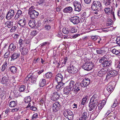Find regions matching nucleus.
Instances as JSON below:
<instances>
[{"instance_id":"obj_1","label":"nucleus","mask_w":120,"mask_h":120,"mask_svg":"<svg viewBox=\"0 0 120 120\" xmlns=\"http://www.w3.org/2000/svg\"><path fill=\"white\" fill-rule=\"evenodd\" d=\"M102 8V6L99 1H94L92 4L91 9L95 14H98L99 11Z\"/></svg>"},{"instance_id":"obj_2","label":"nucleus","mask_w":120,"mask_h":120,"mask_svg":"<svg viewBox=\"0 0 120 120\" xmlns=\"http://www.w3.org/2000/svg\"><path fill=\"white\" fill-rule=\"evenodd\" d=\"M35 8L34 6H31L29 10L28 13L30 18L32 19H34L39 15L38 12L34 10Z\"/></svg>"},{"instance_id":"obj_3","label":"nucleus","mask_w":120,"mask_h":120,"mask_svg":"<svg viewBox=\"0 0 120 120\" xmlns=\"http://www.w3.org/2000/svg\"><path fill=\"white\" fill-rule=\"evenodd\" d=\"M50 91L51 93V98L52 101H55L59 99L60 95L59 94L58 91H56L52 89Z\"/></svg>"},{"instance_id":"obj_4","label":"nucleus","mask_w":120,"mask_h":120,"mask_svg":"<svg viewBox=\"0 0 120 120\" xmlns=\"http://www.w3.org/2000/svg\"><path fill=\"white\" fill-rule=\"evenodd\" d=\"M94 64L92 62H86L83 65V68L85 70L89 71L91 70L94 67Z\"/></svg>"},{"instance_id":"obj_5","label":"nucleus","mask_w":120,"mask_h":120,"mask_svg":"<svg viewBox=\"0 0 120 120\" xmlns=\"http://www.w3.org/2000/svg\"><path fill=\"white\" fill-rule=\"evenodd\" d=\"M118 74L117 72L114 70H111L109 71L107 73L106 76V79H108L110 78H112L113 77L116 75Z\"/></svg>"},{"instance_id":"obj_6","label":"nucleus","mask_w":120,"mask_h":120,"mask_svg":"<svg viewBox=\"0 0 120 120\" xmlns=\"http://www.w3.org/2000/svg\"><path fill=\"white\" fill-rule=\"evenodd\" d=\"M61 103L58 101L55 102L53 104L52 107L53 111L56 112L58 111L61 108Z\"/></svg>"},{"instance_id":"obj_7","label":"nucleus","mask_w":120,"mask_h":120,"mask_svg":"<svg viewBox=\"0 0 120 120\" xmlns=\"http://www.w3.org/2000/svg\"><path fill=\"white\" fill-rule=\"evenodd\" d=\"M73 5L75 7V11L79 12L81 10L82 7L80 3L77 1H75L73 2Z\"/></svg>"},{"instance_id":"obj_8","label":"nucleus","mask_w":120,"mask_h":120,"mask_svg":"<svg viewBox=\"0 0 120 120\" xmlns=\"http://www.w3.org/2000/svg\"><path fill=\"white\" fill-rule=\"evenodd\" d=\"M78 71V69L72 65H70L68 67L67 71L69 73L72 74H74L76 73Z\"/></svg>"},{"instance_id":"obj_9","label":"nucleus","mask_w":120,"mask_h":120,"mask_svg":"<svg viewBox=\"0 0 120 120\" xmlns=\"http://www.w3.org/2000/svg\"><path fill=\"white\" fill-rule=\"evenodd\" d=\"M14 11L12 9L9 10L6 16V19L8 20H10L14 16Z\"/></svg>"},{"instance_id":"obj_10","label":"nucleus","mask_w":120,"mask_h":120,"mask_svg":"<svg viewBox=\"0 0 120 120\" xmlns=\"http://www.w3.org/2000/svg\"><path fill=\"white\" fill-rule=\"evenodd\" d=\"M70 21L74 24H77L80 22L79 18L78 17H73L70 18Z\"/></svg>"},{"instance_id":"obj_11","label":"nucleus","mask_w":120,"mask_h":120,"mask_svg":"<svg viewBox=\"0 0 120 120\" xmlns=\"http://www.w3.org/2000/svg\"><path fill=\"white\" fill-rule=\"evenodd\" d=\"M26 19V18L24 17L18 21V24L21 27H25V26Z\"/></svg>"},{"instance_id":"obj_12","label":"nucleus","mask_w":120,"mask_h":120,"mask_svg":"<svg viewBox=\"0 0 120 120\" xmlns=\"http://www.w3.org/2000/svg\"><path fill=\"white\" fill-rule=\"evenodd\" d=\"M20 55V52H14L11 56V60H14L19 57Z\"/></svg>"},{"instance_id":"obj_13","label":"nucleus","mask_w":120,"mask_h":120,"mask_svg":"<svg viewBox=\"0 0 120 120\" xmlns=\"http://www.w3.org/2000/svg\"><path fill=\"white\" fill-rule=\"evenodd\" d=\"M20 52L21 54L23 56H25L28 53V50L27 48H24V47L20 48Z\"/></svg>"},{"instance_id":"obj_14","label":"nucleus","mask_w":120,"mask_h":120,"mask_svg":"<svg viewBox=\"0 0 120 120\" xmlns=\"http://www.w3.org/2000/svg\"><path fill=\"white\" fill-rule=\"evenodd\" d=\"M55 80L57 82L62 81L63 80L62 75L60 73L58 74L55 77Z\"/></svg>"},{"instance_id":"obj_15","label":"nucleus","mask_w":120,"mask_h":120,"mask_svg":"<svg viewBox=\"0 0 120 120\" xmlns=\"http://www.w3.org/2000/svg\"><path fill=\"white\" fill-rule=\"evenodd\" d=\"M73 11V9L72 7L69 6L67 7L64 8L63 10V11L65 13H71Z\"/></svg>"},{"instance_id":"obj_16","label":"nucleus","mask_w":120,"mask_h":120,"mask_svg":"<svg viewBox=\"0 0 120 120\" xmlns=\"http://www.w3.org/2000/svg\"><path fill=\"white\" fill-rule=\"evenodd\" d=\"M58 84L56 86V89H57V91H58L61 89L63 87V85L64 84L63 83L62 81L57 82Z\"/></svg>"},{"instance_id":"obj_17","label":"nucleus","mask_w":120,"mask_h":120,"mask_svg":"<svg viewBox=\"0 0 120 120\" xmlns=\"http://www.w3.org/2000/svg\"><path fill=\"white\" fill-rule=\"evenodd\" d=\"M97 53L98 54L103 55L106 53L105 50L103 49H98L96 51Z\"/></svg>"},{"instance_id":"obj_18","label":"nucleus","mask_w":120,"mask_h":120,"mask_svg":"<svg viewBox=\"0 0 120 120\" xmlns=\"http://www.w3.org/2000/svg\"><path fill=\"white\" fill-rule=\"evenodd\" d=\"M28 25L31 28H34L35 26V21L34 19H33L30 20Z\"/></svg>"},{"instance_id":"obj_19","label":"nucleus","mask_w":120,"mask_h":120,"mask_svg":"<svg viewBox=\"0 0 120 120\" xmlns=\"http://www.w3.org/2000/svg\"><path fill=\"white\" fill-rule=\"evenodd\" d=\"M71 89L68 86H66L64 88L63 90V93L64 94L66 95H68L70 91H71Z\"/></svg>"},{"instance_id":"obj_20","label":"nucleus","mask_w":120,"mask_h":120,"mask_svg":"<svg viewBox=\"0 0 120 120\" xmlns=\"http://www.w3.org/2000/svg\"><path fill=\"white\" fill-rule=\"evenodd\" d=\"M90 80L88 78H85L83 79V85L86 87L88 85L90 82Z\"/></svg>"},{"instance_id":"obj_21","label":"nucleus","mask_w":120,"mask_h":120,"mask_svg":"<svg viewBox=\"0 0 120 120\" xmlns=\"http://www.w3.org/2000/svg\"><path fill=\"white\" fill-rule=\"evenodd\" d=\"M16 45L13 43L11 44L9 47V49L10 51H14L15 50L16 48Z\"/></svg>"},{"instance_id":"obj_22","label":"nucleus","mask_w":120,"mask_h":120,"mask_svg":"<svg viewBox=\"0 0 120 120\" xmlns=\"http://www.w3.org/2000/svg\"><path fill=\"white\" fill-rule=\"evenodd\" d=\"M1 83L7 85L9 83V79L7 77H4L2 79Z\"/></svg>"},{"instance_id":"obj_23","label":"nucleus","mask_w":120,"mask_h":120,"mask_svg":"<svg viewBox=\"0 0 120 120\" xmlns=\"http://www.w3.org/2000/svg\"><path fill=\"white\" fill-rule=\"evenodd\" d=\"M46 83L45 80L42 79L40 80L39 81V86L40 87H43L45 86Z\"/></svg>"},{"instance_id":"obj_24","label":"nucleus","mask_w":120,"mask_h":120,"mask_svg":"<svg viewBox=\"0 0 120 120\" xmlns=\"http://www.w3.org/2000/svg\"><path fill=\"white\" fill-rule=\"evenodd\" d=\"M9 69H10L11 72L14 74L17 71V68L15 66H12L10 67Z\"/></svg>"},{"instance_id":"obj_25","label":"nucleus","mask_w":120,"mask_h":120,"mask_svg":"<svg viewBox=\"0 0 120 120\" xmlns=\"http://www.w3.org/2000/svg\"><path fill=\"white\" fill-rule=\"evenodd\" d=\"M111 62L110 61H106L101 64L103 67H106L109 66L110 65Z\"/></svg>"},{"instance_id":"obj_26","label":"nucleus","mask_w":120,"mask_h":120,"mask_svg":"<svg viewBox=\"0 0 120 120\" xmlns=\"http://www.w3.org/2000/svg\"><path fill=\"white\" fill-rule=\"evenodd\" d=\"M5 24L8 28H10L13 25V22L11 21H7L5 22Z\"/></svg>"},{"instance_id":"obj_27","label":"nucleus","mask_w":120,"mask_h":120,"mask_svg":"<svg viewBox=\"0 0 120 120\" xmlns=\"http://www.w3.org/2000/svg\"><path fill=\"white\" fill-rule=\"evenodd\" d=\"M22 11L21 10H18L16 13V15L15 17V20L17 19L22 14Z\"/></svg>"},{"instance_id":"obj_28","label":"nucleus","mask_w":120,"mask_h":120,"mask_svg":"<svg viewBox=\"0 0 120 120\" xmlns=\"http://www.w3.org/2000/svg\"><path fill=\"white\" fill-rule=\"evenodd\" d=\"M106 73V71L104 69H102L101 70L99 71L98 73V76L100 77L102 76L103 75Z\"/></svg>"},{"instance_id":"obj_29","label":"nucleus","mask_w":120,"mask_h":120,"mask_svg":"<svg viewBox=\"0 0 120 120\" xmlns=\"http://www.w3.org/2000/svg\"><path fill=\"white\" fill-rule=\"evenodd\" d=\"M104 10L106 14H109L111 12V11H112V9H111V10L110 8L108 7L105 8Z\"/></svg>"},{"instance_id":"obj_30","label":"nucleus","mask_w":120,"mask_h":120,"mask_svg":"<svg viewBox=\"0 0 120 120\" xmlns=\"http://www.w3.org/2000/svg\"><path fill=\"white\" fill-rule=\"evenodd\" d=\"M96 106V105H95L93 103H92L90 101L89 105V107L90 108L89 110L91 111L94 109Z\"/></svg>"},{"instance_id":"obj_31","label":"nucleus","mask_w":120,"mask_h":120,"mask_svg":"<svg viewBox=\"0 0 120 120\" xmlns=\"http://www.w3.org/2000/svg\"><path fill=\"white\" fill-rule=\"evenodd\" d=\"M36 78L34 77L33 76H31L29 77V81L30 82L32 83H35L36 82Z\"/></svg>"},{"instance_id":"obj_32","label":"nucleus","mask_w":120,"mask_h":120,"mask_svg":"<svg viewBox=\"0 0 120 120\" xmlns=\"http://www.w3.org/2000/svg\"><path fill=\"white\" fill-rule=\"evenodd\" d=\"M104 106L103 105L102 103H100V104H99L98 106V110L97 108H95V111H96L97 113L99 112Z\"/></svg>"},{"instance_id":"obj_33","label":"nucleus","mask_w":120,"mask_h":120,"mask_svg":"<svg viewBox=\"0 0 120 120\" xmlns=\"http://www.w3.org/2000/svg\"><path fill=\"white\" fill-rule=\"evenodd\" d=\"M112 52L114 54H115L116 55L120 56V50H117L114 49L112 50Z\"/></svg>"},{"instance_id":"obj_34","label":"nucleus","mask_w":120,"mask_h":120,"mask_svg":"<svg viewBox=\"0 0 120 120\" xmlns=\"http://www.w3.org/2000/svg\"><path fill=\"white\" fill-rule=\"evenodd\" d=\"M80 90V88L78 86H76V84L74 85L72 90V91L77 92Z\"/></svg>"},{"instance_id":"obj_35","label":"nucleus","mask_w":120,"mask_h":120,"mask_svg":"<svg viewBox=\"0 0 120 120\" xmlns=\"http://www.w3.org/2000/svg\"><path fill=\"white\" fill-rule=\"evenodd\" d=\"M112 24V21L110 18L108 19L106 23V25L107 26L111 25Z\"/></svg>"},{"instance_id":"obj_36","label":"nucleus","mask_w":120,"mask_h":120,"mask_svg":"<svg viewBox=\"0 0 120 120\" xmlns=\"http://www.w3.org/2000/svg\"><path fill=\"white\" fill-rule=\"evenodd\" d=\"M62 32L64 34H67L70 32V31L68 28L67 27H64L63 29Z\"/></svg>"},{"instance_id":"obj_37","label":"nucleus","mask_w":120,"mask_h":120,"mask_svg":"<svg viewBox=\"0 0 120 120\" xmlns=\"http://www.w3.org/2000/svg\"><path fill=\"white\" fill-rule=\"evenodd\" d=\"M24 101L26 103H29L31 101V98L29 96H28L27 97H26L24 98Z\"/></svg>"},{"instance_id":"obj_38","label":"nucleus","mask_w":120,"mask_h":120,"mask_svg":"<svg viewBox=\"0 0 120 120\" xmlns=\"http://www.w3.org/2000/svg\"><path fill=\"white\" fill-rule=\"evenodd\" d=\"M104 3L105 4V5L106 7H110V4L111 3V0L104 1Z\"/></svg>"},{"instance_id":"obj_39","label":"nucleus","mask_w":120,"mask_h":120,"mask_svg":"<svg viewBox=\"0 0 120 120\" xmlns=\"http://www.w3.org/2000/svg\"><path fill=\"white\" fill-rule=\"evenodd\" d=\"M77 30L75 27H71L69 29L70 32L75 33L77 32Z\"/></svg>"},{"instance_id":"obj_40","label":"nucleus","mask_w":120,"mask_h":120,"mask_svg":"<svg viewBox=\"0 0 120 120\" xmlns=\"http://www.w3.org/2000/svg\"><path fill=\"white\" fill-rule=\"evenodd\" d=\"M7 62L5 61L2 65V67L1 70L2 71H4L5 69L7 66Z\"/></svg>"},{"instance_id":"obj_41","label":"nucleus","mask_w":120,"mask_h":120,"mask_svg":"<svg viewBox=\"0 0 120 120\" xmlns=\"http://www.w3.org/2000/svg\"><path fill=\"white\" fill-rule=\"evenodd\" d=\"M75 82L73 80L70 81L68 85L67 86L69 87L71 89L74 86L75 84Z\"/></svg>"},{"instance_id":"obj_42","label":"nucleus","mask_w":120,"mask_h":120,"mask_svg":"<svg viewBox=\"0 0 120 120\" xmlns=\"http://www.w3.org/2000/svg\"><path fill=\"white\" fill-rule=\"evenodd\" d=\"M52 76V74L51 72H48L45 75V77L47 79L50 78Z\"/></svg>"},{"instance_id":"obj_43","label":"nucleus","mask_w":120,"mask_h":120,"mask_svg":"<svg viewBox=\"0 0 120 120\" xmlns=\"http://www.w3.org/2000/svg\"><path fill=\"white\" fill-rule=\"evenodd\" d=\"M113 89V88L112 87V85H111L108 86L106 88L107 91L109 93H111Z\"/></svg>"},{"instance_id":"obj_44","label":"nucleus","mask_w":120,"mask_h":120,"mask_svg":"<svg viewBox=\"0 0 120 120\" xmlns=\"http://www.w3.org/2000/svg\"><path fill=\"white\" fill-rule=\"evenodd\" d=\"M16 104L15 101H11L9 104V106L11 107H14L16 105Z\"/></svg>"},{"instance_id":"obj_45","label":"nucleus","mask_w":120,"mask_h":120,"mask_svg":"<svg viewBox=\"0 0 120 120\" xmlns=\"http://www.w3.org/2000/svg\"><path fill=\"white\" fill-rule=\"evenodd\" d=\"M88 96L87 95L84 96L83 98V105L84 104H85L88 102V101L87 100L88 99Z\"/></svg>"},{"instance_id":"obj_46","label":"nucleus","mask_w":120,"mask_h":120,"mask_svg":"<svg viewBox=\"0 0 120 120\" xmlns=\"http://www.w3.org/2000/svg\"><path fill=\"white\" fill-rule=\"evenodd\" d=\"M25 88V86L24 85H22L19 88V91L21 92H23Z\"/></svg>"},{"instance_id":"obj_47","label":"nucleus","mask_w":120,"mask_h":120,"mask_svg":"<svg viewBox=\"0 0 120 120\" xmlns=\"http://www.w3.org/2000/svg\"><path fill=\"white\" fill-rule=\"evenodd\" d=\"M98 95L96 94H94L91 98L90 100H98Z\"/></svg>"},{"instance_id":"obj_48","label":"nucleus","mask_w":120,"mask_h":120,"mask_svg":"<svg viewBox=\"0 0 120 120\" xmlns=\"http://www.w3.org/2000/svg\"><path fill=\"white\" fill-rule=\"evenodd\" d=\"M19 43L20 45V48L24 47L22 45L24 43V41L21 39H20L19 41Z\"/></svg>"},{"instance_id":"obj_49","label":"nucleus","mask_w":120,"mask_h":120,"mask_svg":"<svg viewBox=\"0 0 120 120\" xmlns=\"http://www.w3.org/2000/svg\"><path fill=\"white\" fill-rule=\"evenodd\" d=\"M90 102L93 103L95 105H96L98 103V100H97V99L90 100Z\"/></svg>"},{"instance_id":"obj_50","label":"nucleus","mask_w":120,"mask_h":120,"mask_svg":"<svg viewBox=\"0 0 120 120\" xmlns=\"http://www.w3.org/2000/svg\"><path fill=\"white\" fill-rule=\"evenodd\" d=\"M38 33V32L37 30H34L32 31L31 34V36H34L36 35Z\"/></svg>"},{"instance_id":"obj_51","label":"nucleus","mask_w":120,"mask_h":120,"mask_svg":"<svg viewBox=\"0 0 120 120\" xmlns=\"http://www.w3.org/2000/svg\"><path fill=\"white\" fill-rule=\"evenodd\" d=\"M41 25V22L39 21H38L35 24V27L37 28H38V27L40 26Z\"/></svg>"},{"instance_id":"obj_52","label":"nucleus","mask_w":120,"mask_h":120,"mask_svg":"<svg viewBox=\"0 0 120 120\" xmlns=\"http://www.w3.org/2000/svg\"><path fill=\"white\" fill-rule=\"evenodd\" d=\"M69 110L67 109L65 110L63 112V115L65 117L67 118L68 115V112Z\"/></svg>"},{"instance_id":"obj_53","label":"nucleus","mask_w":120,"mask_h":120,"mask_svg":"<svg viewBox=\"0 0 120 120\" xmlns=\"http://www.w3.org/2000/svg\"><path fill=\"white\" fill-rule=\"evenodd\" d=\"M117 101L115 99V101H114V102L112 105L111 107L112 108H115L117 105Z\"/></svg>"},{"instance_id":"obj_54","label":"nucleus","mask_w":120,"mask_h":120,"mask_svg":"<svg viewBox=\"0 0 120 120\" xmlns=\"http://www.w3.org/2000/svg\"><path fill=\"white\" fill-rule=\"evenodd\" d=\"M51 26L48 25H46L45 26V29L47 30H50L51 28Z\"/></svg>"},{"instance_id":"obj_55","label":"nucleus","mask_w":120,"mask_h":120,"mask_svg":"<svg viewBox=\"0 0 120 120\" xmlns=\"http://www.w3.org/2000/svg\"><path fill=\"white\" fill-rule=\"evenodd\" d=\"M87 115V113L86 112H84L83 113V120H86Z\"/></svg>"},{"instance_id":"obj_56","label":"nucleus","mask_w":120,"mask_h":120,"mask_svg":"<svg viewBox=\"0 0 120 120\" xmlns=\"http://www.w3.org/2000/svg\"><path fill=\"white\" fill-rule=\"evenodd\" d=\"M116 41L117 43L120 46V37H117Z\"/></svg>"},{"instance_id":"obj_57","label":"nucleus","mask_w":120,"mask_h":120,"mask_svg":"<svg viewBox=\"0 0 120 120\" xmlns=\"http://www.w3.org/2000/svg\"><path fill=\"white\" fill-rule=\"evenodd\" d=\"M17 29V27L15 26H12L11 29L10 31L11 32H12L14 31Z\"/></svg>"},{"instance_id":"obj_58","label":"nucleus","mask_w":120,"mask_h":120,"mask_svg":"<svg viewBox=\"0 0 120 120\" xmlns=\"http://www.w3.org/2000/svg\"><path fill=\"white\" fill-rule=\"evenodd\" d=\"M102 57L104 59H105V60H106V61H108V60L109 59V57L108 55H106L103 56Z\"/></svg>"},{"instance_id":"obj_59","label":"nucleus","mask_w":120,"mask_h":120,"mask_svg":"<svg viewBox=\"0 0 120 120\" xmlns=\"http://www.w3.org/2000/svg\"><path fill=\"white\" fill-rule=\"evenodd\" d=\"M67 118L69 120H72L73 118V115L67 116Z\"/></svg>"},{"instance_id":"obj_60","label":"nucleus","mask_w":120,"mask_h":120,"mask_svg":"<svg viewBox=\"0 0 120 120\" xmlns=\"http://www.w3.org/2000/svg\"><path fill=\"white\" fill-rule=\"evenodd\" d=\"M44 99L43 98H42L39 101V104L40 105H43L44 102Z\"/></svg>"},{"instance_id":"obj_61","label":"nucleus","mask_w":120,"mask_h":120,"mask_svg":"<svg viewBox=\"0 0 120 120\" xmlns=\"http://www.w3.org/2000/svg\"><path fill=\"white\" fill-rule=\"evenodd\" d=\"M88 50L87 49H84L83 50V55L84 54L85 55L88 54V53L87 52Z\"/></svg>"},{"instance_id":"obj_62","label":"nucleus","mask_w":120,"mask_h":120,"mask_svg":"<svg viewBox=\"0 0 120 120\" xmlns=\"http://www.w3.org/2000/svg\"><path fill=\"white\" fill-rule=\"evenodd\" d=\"M106 61V60H105V59L103 57H102L101 58V59L99 60V62L102 63Z\"/></svg>"},{"instance_id":"obj_63","label":"nucleus","mask_w":120,"mask_h":120,"mask_svg":"<svg viewBox=\"0 0 120 120\" xmlns=\"http://www.w3.org/2000/svg\"><path fill=\"white\" fill-rule=\"evenodd\" d=\"M56 57H54V61L53 62V64H56L57 63H58V59L56 58H55Z\"/></svg>"},{"instance_id":"obj_64","label":"nucleus","mask_w":120,"mask_h":120,"mask_svg":"<svg viewBox=\"0 0 120 120\" xmlns=\"http://www.w3.org/2000/svg\"><path fill=\"white\" fill-rule=\"evenodd\" d=\"M10 55V53L9 52H7L5 53L4 55V57L7 58Z\"/></svg>"}]
</instances>
